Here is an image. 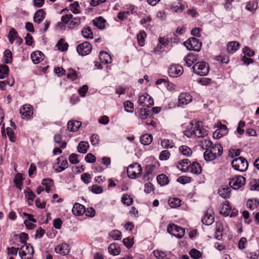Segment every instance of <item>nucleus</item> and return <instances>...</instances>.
<instances>
[{"instance_id":"obj_37","label":"nucleus","mask_w":259,"mask_h":259,"mask_svg":"<svg viewBox=\"0 0 259 259\" xmlns=\"http://www.w3.org/2000/svg\"><path fill=\"white\" fill-rule=\"evenodd\" d=\"M258 204L259 200L256 199H248L246 202L247 207L251 210L256 208Z\"/></svg>"},{"instance_id":"obj_17","label":"nucleus","mask_w":259,"mask_h":259,"mask_svg":"<svg viewBox=\"0 0 259 259\" xmlns=\"http://www.w3.org/2000/svg\"><path fill=\"white\" fill-rule=\"evenodd\" d=\"M69 246L67 243H62L55 247V251L57 253L66 255L69 253Z\"/></svg>"},{"instance_id":"obj_12","label":"nucleus","mask_w":259,"mask_h":259,"mask_svg":"<svg viewBox=\"0 0 259 259\" xmlns=\"http://www.w3.org/2000/svg\"><path fill=\"white\" fill-rule=\"evenodd\" d=\"M213 214L214 213L212 209H207L201 220L202 223L207 226L211 225L214 221V216Z\"/></svg>"},{"instance_id":"obj_13","label":"nucleus","mask_w":259,"mask_h":259,"mask_svg":"<svg viewBox=\"0 0 259 259\" xmlns=\"http://www.w3.org/2000/svg\"><path fill=\"white\" fill-rule=\"evenodd\" d=\"M58 165L56 168L54 166L56 172H60L65 170L68 167V161L63 156H61L57 159Z\"/></svg>"},{"instance_id":"obj_27","label":"nucleus","mask_w":259,"mask_h":259,"mask_svg":"<svg viewBox=\"0 0 259 259\" xmlns=\"http://www.w3.org/2000/svg\"><path fill=\"white\" fill-rule=\"evenodd\" d=\"M153 140V136L151 134H145L142 135L140 138L141 143L144 145H150Z\"/></svg>"},{"instance_id":"obj_64","label":"nucleus","mask_w":259,"mask_h":259,"mask_svg":"<svg viewBox=\"0 0 259 259\" xmlns=\"http://www.w3.org/2000/svg\"><path fill=\"white\" fill-rule=\"evenodd\" d=\"M122 241L124 245L127 248H131L134 244L133 239L130 237H127L123 239Z\"/></svg>"},{"instance_id":"obj_62","label":"nucleus","mask_w":259,"mask_h":259,"mask_svg":"<svg viewBox=\"0 0 259 259\" xmlns=\"http://www.w3.org/2000/svg\"><path fill=\"white\" fill-rule=\"evenodd\" d=\"M155 168V166L154 164L147 165L145 167V176H149L151 175Z\"/></svg>"},{"instance_id":"obj_28","label":"nucleus","mask_w":259,"mask_h":259,"mask_svg":"<svg viewBox=\"0 0 259 259\" xmlns=\"http://www.w3.org/2000/svg\"><path fill=\"white\" fill-rule=\"evenodd\" d=\"M81 126V122L69 121L67 123V128L71 132H76Z\"/></svg>"},{"instance_id":"obj_2","label":"nucleus","mask_w":259,"mask_h":259,"mask_svg":"<svg viewBox=\"0 0 259 259\" xmlns=\"http://www.w3.org/2000/svg\"><path fill=\"white\" fill-rule=\"evenodd\" d=\"M192 69L195 74L199 76H205L209 72V66L206 62L200 61L195 63Z\"/></svg>"},{"instance_id":"obj_56","label":"nucleus","mask_w":259,"mask_h":259,"mask_svg":"<svg viewBox=\"0 0 259 259\" xmlns=\"http://www.w3.org/2000/svg\"><path fill=\"white\" fill-rule=\"evenodd\" d=\"M191 181V178L189 177L183 176L179 177L177 179V182L182 184H186L189 183Z\"/></svg>"},{"instance_id":"obj_29","label":"nucleus","mask_w":259,"mask_h":259,"mask_svg":"<svg viewBox=\"0 0 259 259\" xmlns=\"http://www.w3.org/2000/svg\"><path fill=\"white\" fill-rule=\"evenodd\" d=\"M109 252L113 255H117L120 253V248L116 243H111L108 247Z\"/></svg>"},{"instance_id":"obj_35","label":"nucleus","mask_w":259,"mask_h":259,"mask_svg":"<svg viewBox=\"0 0 259 259\" xmlns=\"http://www.w3.org/2000/svg\"><path fill=\"white\" fill-rule=\"evenodd\" d=\"M3 56L5 60V63L6 64H10L13 61V54L11 50L9 49H6L3 54Z\"/></svg>"},{"instance_id":"obj_23","label":"nucleus","mask_w":259,"mask_h":259,"mask_svg":"<svg viewBox=\"0 0 259 259\" xmlns=\"http://www.w3.org/2000/svg\"><path fill=\"white\" fill-rule=\"evenodd\" d=\"M99 57L101 62L104 64H108L111 62V56L106 52L101 51Z\"/></svg>"},{"instance_id":"obj_34","label":"nucleus","mask_w":259,"mask_h":259,"mask_svg":"<svg viewBox=\"0 0 259 259\" xmlns=\"http://www.w3.org/2000/svg\"><path fill=\"white\" fill-rule=\"evenodd\" d=\"M147 34L144 31H140L137 35L138 44L140 46L143 47L145 44V38Z\"/></svg>"},{"instance_id":"obj_59","label":"nucleus","mask_w":259,"mask_h":259,"mask_svg":"<svg viewBox=\"0 0 259 259\" xmlns=\"http://www.w3.org/2000/svg\"><path fill=\"white\" fill-rule=\"evenodd\" d=\"M67 77L72 80L76 79L77 77V74L76 71L72 69L68 70V72L67 74Z\"/></svg>"},{"instance_id":"obj_30","label":"nucleus","mask_w":259,"mask_h":259,"mask_svg":"<svg viewBox=\"0 0 259 259\" xmlns=\"http://www.w3.org/2000/svg\"><path fill=\"white\" fill-rule=\"evenodd\" d=\"M92 49V47L90 43L88 41L82 42V56L89 54Z\"/></svg>"},{"instance_id":"obj_41","label":"nucleus","mask_w":259,"mask_h":259,"mask_svg":"<svg viewBox=\"0 0 259 259\" xmlns=\"http://www.w3.org/2000/svg\"><path fill=\"white\" fill-rule=\"evenodd\" d=\"M56 46L58 47V50L62 52L67 51L68 48V45L67 43L64 42L63 38L60 39L57 42Z\"/></svg>"},{"instance_id":"obj_38","label":"nucleus","mask_w":259,"mask_h":259,"mask_svg":"<svg viewBox=\"0 0 259 259\" xmlns=\"http://www.w3.org/2000/svg\"><path fill=\"white\" fill-rule=\"evenodd\" d=\"M218 193L223 198H228L231 194V189L229 187L221 188L219 190Z\"/></svg>"},{"instance_id":"obj_63","label":"nucleus","mask_w":259,"mask_h":259,"mask_svg":"<svg viewBox=\"0 0 259 259\" xmlns=\"http://www.w3.org/2000/svg\"><path fill=\"white\" fill-rule=\"evenodd\" d=\"M29 238L28 234L25 232H22L19 235V239L21 243L24 244H26L27 241Z\"/></svg>"},{"instance_id":"obj_8","label":"nucleus","mask_w":259,"mask_h":259,"mask_svg":"<svg viewBox=\"0 0 259 259\" xmlns=\"http://www.w3.org/2000/svg\"><path fill=\"white\" fill-rule=\"evenodd\" d=\"M246 182V179L241 176H235L232 178L229 184L234 190H239L243 187Z\"/></svg>"},{"instance_id":"obj_16","label":"nucleus","mask_w":259,"mask_h":259,"mask_svg":"<svg viewBox=\"0 0 259 259\" xmlns=\"http://www.w3.org/2000/svg\"><path fill=\"white\" fill-rule=\"evenodd\" d=\"M198 56V55H195L191 53H189L184 58V60L185 62L184 65L188 67L191 66L195 62L197 61Z\"/></svg>"},{"instance_id":"obj_46","label":"nucleus","mask_w":259,"mask_h":259,"mask_svg":"<svg viewBox=\"0 0 259 259\" xmlns=\"http://www.w3.org/2000/svg\"><path fill=\"white\" fill-rule=\"evenodd\" d=\"M82 209L84 210L83 213H85L87 217L93 218L95 215L96 211L93 207L85 208V206L82 205Z\"/></svg>"},{"instance_id":"obj_32","label":"nucleus","mask_w":259,"mask_h":259,"mask_svg":"<svg viewBox=\"0 0 259 259\" xmlns=\"http://www.w3.org/2000/svg\"><path fill=\"white\" fill-rule=\"evenodd\" d=\"M231 206H230L228 201H225L223 204L221 210L220 211V214H223L225 217H227L229 215V211H230Z\"/></svg>"},{"instance_id":"obj_3","label":"nucleus","mask_w":259,"mask_h":259,"mask_svg":"<svg viewBox=\"0 0 259 259\" xmlns=\"http://www.w3.org/2000/svg\"><path fill=\"white\" fill-rule=\"evenodd\" d=\"M231 164L234 169L242 172L246 171L248 166L247 161L243 157H239L234 159Z\"/></svg>"},{"instance_id":"obj_53","label":"nucleus","mask_w":259,"mask_h":259,"mask_svg":"<svg viewBox=\"0 0 259 259\" xmlns=\"http://www.w3.org/2000/svg\"><path fill=\"white\" fill-rule=\"evenodd\" d=\"M189 254L194 259H198L202 256L201 252L195 248L192 249L189 252Z\"/></svg>"},{"instance_id":"obj_55","label":"nucleus","mask_w":259,"mask_h":259,"mask_svg":"<svg viewBox=\"0 0 259 259\" xmlns=\"http://www.w3.org/2000/svg\"><path fill=\"white\" fill-rule=\"evenodd\" d=\"M170 156V152L168 150H165L160 152L159 158L160 160H166L169 158Z\"/></svg>"},{"instance_id":"obj_60","label":"nucleus","mask_w":259,"mask_h":259,"mask_svg":"<svg viewBox=\"0 0 259 259\" xmlns=\"http://www.w3.org/2000/svg\"><path fill=\"white\" fill-rule=\"evenodd\" d=\"M153 254L157 259H162L166 255L165 252L158 249L154 250Z\"/></svg>"},{"instance_id":"obj_36","label":"nucleus","mask_w":259,"mask_h":259,"mask_svg":"<svg viewBox=\"0 0 259 259\" xmlns=\"http://www.w3.org/2000/svg\"><path fill=\"white\" fill-rule=\"evenodd\" d=\"M157 181L161 186L166 185L169 183L168 178L165 174L158 175L157 177Z\"/></svg>"},{"instance_id":"obj_42","label":"nucleus","mask_w":259,"mask_h":259,"mask_svg":"<svg viewBox=\"0 0 259 259\" xmlns=\"http://www.w3.org/2000/svg\"><path fill=\"white\" fill-rule=\"evenodd\" d=\"M82 35L86 38H93V33L91 28L89 27H85L82 30Z\"/></svg>"},{"instance_id":"obj_21","label":"nucleus","mask_w":259,"mask_h":259,"mask_svg":"<svg viewBox=\"0 0 259 259\" xmlns=\"http://www.w3.org/2000/svg\"><path fill=\"white\" fill-rule=\"evenodd\" d=\"M189 170L192 174L198 175L202 172V167L198 162L195 161L191 163Z\"/></svg>"},{"instance_id":"obj_54","label":"nucleus","mask_w":259,"mask_h":259,"mask_svg":"<svg viewBox=\"0 0 259 259\" xmlns=\"http://www.w3.org/2000/svg\"><path fill=\"white\" fill-rule=\"evenodd\" d=\"M77 92L78 95L73 94L71 97V103L72 104H75L76 103L79 101V96H81V87L78 89Z\"/></svg>"},{"instance_id":"obj_25","label":"nucleus","mask_w":259,"mask_h":259,"mask_svg":"<svg viewBox=\"0 0 259 259\" xmlns=\"http://www.w3.org/2000/svg\"><path fill=\"white\" fill-rule=\"evenodd\" d=\"M44 54L40 51H36L31 54V58L34 64H37L42 60Z\"/></svg>"},{"instance_id":"obj_40","label":"nucleus","mask_w":259,"mask_h":259,"mask_svg":"<svg viewBox=\"0 0 259 259\" xmlns=\"http://www.w3.org/2000/svg\"><path fill=\"white\" fill-rule=\"evenodd\" d=\"M17 36L18 32L14 28H11L8 35L9 41L10 44H13L14 40L17 38Z\"/></svg>"},{"instance_id":"obj_5","label":"nucleus","mask_w":259,"mask_h":259,"mask_svg":"<svg viewBox=\"0 0 259 259\" xmlns=\"http://www.w3.org/2000/svg\"><path fill=\"white\" fill-rule=\"evenodd\" d=\"M186 48L190 51L198 52L200 51L202 44L196 38L192 37L184 42Z\"/></svg>"},{"instance_id":"obj_61","label":"nucleus","mask_w":259,"mask_h":259,"mask_svg":"<svg viewBox=\"0 0 259 259\" xmlns=\"http://www.w3.org/2000/svg\"><path fill=\"white\" fill-rule=\"evenodd\" d=\"M243 53L244 56H247L248 57H252L254 55V52L251 50L248 47H245L243 50Z\"/></svg>"},{"instance_id":"obj_31","label":"nucleus","mask_w":259,"mask_h":259,"mask_svg":"<svg viewBox=\"0 0 259 259\" xmlns=\"http://www.w3.org/2000/svg\"><path fill=\"white\" fill-rule=\"evenodd\" d=\"M25 196L27 198V202L29 205H31V202H33L36 195L34 192L29 188H28L27 190L24 191Z\"/></svg>"},{"instance_id":"obj_24","label":"nucleus","mask_w":259,"mask_h":259,"mask_svg":"<svg viewBox=\"0 0 259 259\" xmlns=\"http://www.w3.org/2000/svg\"><path fill=\"white\" fill-rule=\"evenodd\" d=\"M54 180L51 178L43 179L41 185L45 187V191L49 193L51 191V188L54 185Z\"/></svg>"},{"instance_id":"obj_50","label":"nucleus","mask_w":259,"mask_h":259,"mask_svg":"<svg viewBox=\"0 0 259 259\" xmlns=\"http://www.w3.org/2000/svg\"><path fill=\"white\" fill-rule=\"evenodd\" d=\"M110 236L115 240H119L121 239L122 234L120 231L118 230H114L112 231L110 234Z\"/></svg>"},{"instance_id":"obj_52","label":"nucleus","mask_w":259,"mask_h":259,"mask_svg":"<svg viewBox=\"0 0 259 259\" xmlns=\"http://www.w3.org/2000/svg\"><path fill=\"white\" fill-rule=\"evenodd\" d=\"M72 212L75 216L81 215V204L75 203L72 209Z\"/></svg>"},{"instance_id":"obj_6","label":"nucleus","mask_w":259,"mask_h":259,"mask_svg":"<svg viewBox=\"0 0 259 259\" xmlns=\"http://www.w3.org/2000/svg\"><path fill=\"white\" fill-rule=\"evenodd\" d=\"M142 172L141 166L138 163L130 165L127 169V174L131 179H136L141 176Z\"/></svg>"},{"instance_id":"obj_57","label":"nucleus","mask_w":259,"mask_h":259,"mask_svg":"<svg viewBox=\"0 0 259 259\" xmlns=\"http://www.w3.org/2000/svg\"><path fill=\"white\" fill-rule=\"evenodd\" d=\"M66 144H67L65 141H63L61 143V144L60 145L59 147L55 148L53 151L54 155H57L58 153L61 154L62 153L61 148H65L66 146Z\"/></svg>"},{"instance_id":"obj_11","label":"nucleus","mask_w":259,"mask_h":259,"mask_svg":"<svg viewBox=\"0 0 259 259\" xmlns=\"http://www.w3.org/2000/svg\"><path fill=\"white\" fill-rule=\"evenodd\" d=\"M20 112L23 119H29L33 114V108L29 104H25L20 108Z\"/></svg>"},{"instance_id":"obj_39","label":"nucleus","mask_w":259,"mask_h":259,"mask_svg":"<svg viewBox=\"0 0 259 259\" xmlns=\"http://www.w3.org/2000/svg\"><path fill=\"white\" fill-rule=\"evenodd\" d=\"M161 145L164 149H170L175 146V144L172 140L163 139L161 141Z\"/></svg>"},{"instance_id":"obj_1","label":"nucleus","mask_w":259,"mask_h":259,"mask_svg":"<svg viewBox=\"0 0 259 259\" xmlns=\"http://www.w3.org/2000/svg\"><path fill=\"white\" fill-rule=\"evenodd\" d=\"M223 152V148L220 144H212L208 150L204 153V158L206 161H211L221 156Z\"/></svg>"},{"instance_id":"obj_22","label":"nucleus","mask_w":259,"mask_h":259,"mask_svg":"<svg viewBox=\"0 0 259 259\" xmlns=\"http://www.w3.org/2000/svg\"><path fill=\"white\" fill-rule=\"evenodd\" d=\"M106 22V20L101 16L96 18L93 20V24L99 29L105 28Z\"/></svg>"},{"instance_id":"obj_47","label":"nucleus","mask_w":259,"mask_h":259,"mask_svg":"<svg viewBox=\"0 0 259 259\" xmlns=\"http://www.w3.org/2000/svg\"><path fill=\"white\" fill-rule=\"evenodd\" d=\"M249 186L251 190L259 191V180L252 179L249 182Z\"/></svg>"},{"instance_id":"obj_43","label":"nucleus","mask_w":259,"mask_h":259,"mask_svg":"<svg viewBox=\"0 0 259 259\" xmlns=\"http://www.w3.org/2000/svg\"><path fill=\"white\" fill-rule=\"evenodd\" d=\"M181 200L178 198H170L168 200V204L170 207L176 208L181 205Z\"/></svg>"},{"instance_id":"obj_48","label":"nucleus","mask_w":259,"mask_h":259,"mask_svg":"<svg viewBox=\"0 0 259 259\" xmlns=\"http://www.w3.org/2000/svg\"><path fill=\"white\" fill-rule=\"evenodd\" d=\"M121 202L127 206H130L133 203V199L128 194H124L121 198Z\"/></svg>"},{"instance_id":"obj_4","label":"nucleus","mask_w":259,"mask_h":259,"mask_svg":"<svg viewBox=\"0 0 259 259\" xmlns=\"http://www.w3.org/2000/svg\"><path fill=\"white\" fill-rule=\"evenodd\" d=\"M19 248V254L22 259H31L33 257L34 249L30 243L24 244Z\"/></svg>"},{"instance_id":"obj_45","label":"nucleus","mask_w":259,"mask_h":259,"mask_svg":"<svg viewBox=\"0 0 259 259\" xmlns=\"http://www.w3.org/2000/svg\"><path fill=\"white\" fill-rule=\"evenodd\" d=\"M123 106L126 112L133 113L134 112V103L130 101L127 100L123 102Z\"/></svg>"},{"instance_id":"obj_51","label":"nucleus","mask_w":259,"mask_h":259,"mask_svg":"<svg viewBox=\"0 0 259 259\" xmlns=\"http://www.w3.org/2000/svg\"><path fill=\"white\" fill-rule=\"evenodd\" d=\"M7 135H8L10 142L14 143L16 142V136L13 130L10 127L7 128Z\"/></svg>"},{"instance_id":"obj_49","label":"nucleus","mask_w":259,"mask_h":259,"mask_svg":"<svg viewBox=\"0 0 259 259\" xmlns=\"http://www.w3.org/2000/svg\"><path fill=\"white\" fill-rule=\"evenodd\" d=\"M212 144V142L208 139H204L200 142V145L203 149H205V151L208 150Z\"/></svg>"},{"instance_id":"obj_58","label":"nucleus","mask_w":259,"mask_h":259,"mask_svg":"<svg viewBox=\"0 0 259 259\" xmlns=\"http://www.w3.org/2000/svg\"><path fill=\"white\" fill-rule=\"evenodd\" d=\"M150 113V111L145 108H141L140 110V117L142 119L147 118Z\"/></svg>"},{"instance_id":"obj_44","label":"nucleus","mask_w":259,"mask_h":259,"mask_svg":"<svg viewBox=\"0 0 259 259\" xmlns=\"http://www.w3.org/2000/svg\"><path fill=\"white\" fill-rule=\"evenodd\" d=\"M179 151L183 155L186 156H189L192 153L191 149L186 145L180 146L179 147Z\"/></svg>"},{"instance_id":"obj_7","label":"nucleus","mask_w":259,"mask_h":259,"mask_svg":"<svg viewBox=\"0 0 259 259\" xmlns=\"http://www.w3.org/2000/svg\"><path fill=\"white\" fill-rule=\"evenodd\" d=\"M167 231L178 238H182L184 236L185 233L184 229L174 224L168 225Z\"/></svg>"},{"instance_id":"obj_15","label":"nucleus","mask_w":259,"mask_h":259,"mask_svg":"<svg viewBox=\"0 0 259 259\" xmlns=\"http://www.w3.org/2000/svg\"><path fill=\"white\" fill-rule=\"evenodd\" d=\"M46 13L44 9L37 10L34 14L33 21L37 24H40L45 18Z\"/></svg>"},{"instance_id":"obj_33","label":"nucleus","mask_w":259,"mask_h":259,"mask_svg":"<svg viewBox=\"0 0 259 259\" xmlns=\"http://www.w3.org/2000/svg\"><path fill=\"white\" fill-rule=\"evenodd\" d=\"M9 67L6 64H0V79H3L8 76Z\"/></svg>"},{"instance_id":"obj_9","label":"nucleus","mask_w":259,"mask_h":259,"mask_svg":"<svg viewBox=\"0 0 259 259\" xmlns=\"http://www.w3.org/2000/svg\"><path fill=\"white\" fill-rule=\"evenodd\" d=\"M191 136L194 135L198 138L204 137L207 135L208 131L200 125L199 122L196 123L195 126L192 128Z\"/></svg>"},{"instance_id":"obj_19","label":"nucleus","mask_w":259,"mask_h":259,"mask_svg":"<svg viewBox=\"0 0 259 259\" xmlns=\"http://www.w3.org/2000/svg\"><path fill=\"white\" fill-rule=\"evenodd\" d=\"M191 162L188 159H184L178 162L177 167L182 171L186 172L189 170Z\"/></svg>"},{"instance_id":"obj_26","label":"nucleus","mask_w":259,"mask_h":259,"mask_svg":"<svg viewBox=\"0 0 259 259\" xmlns=\"http://www.w3.org/2000/svg\"><path fill=\"white\" fill-rule=\"evenodd\" d=\"M24 180V178L23 177V175L21 173H17L15 175L14 182L17 188H18L20 190L22 189V185L23 184V181Z\"/></svg>"},{"instance_id":"obj_14","label":"nucleus","mask_w":259,"mask_h":259,"mask_svg":"<svg viewBox=\"0 0 259 259\" xmlns=\"http://www.w3.org/2000/svg\"><path fill=\"white\" fill-rule=\"evenodd\" d=\"M192 101V96L189 93H181L179 96L178 102L181 105H185Z\"/></svg>"},{"instance_id":"obj_18","label":"nucleus","mask_w":259,"mask_h":259,"mask_svg":"<svg viewBox=\"0 0 259 259\" xmlns=\"http://www.w3.org/2000/svg\"><path fill=\"white\" fill-rule=\"evenodd\" d=\"M240 46V44L238 41H230L227 46V51L229 54H233L239 49Z\"/></svg>"},{"instance_id":"obj_20","label":"nucleus","mask_w":259,"mask_h":259,"mask_svg":"<svg viewBox=\"0 0 259 259\" xmlns=\"http://www.w3.org/2000/svg\"><path fill=\"white\" fill-rule=\"evenodd\" d=\"M215 232L214 237L218 240H220L222 239L223 231L224 230V227L223 223L221 222H217L215 223Z\"/></svg>"},{"instance_id":"obj_10","label":"nucleus","mask_w":259,"mask_h":259,"mask_svg":"<svg viewBox=\"0 0 259 259\" xmlns=\"http://www.w3.org/2000/svg\"><path fill=\"white\" fill-rule=\"evenodd\" d=\"M183 68L179 64H172L170 65L168 69V73L169 76L177 77L180 76L183 73Z\"/></svg>"}]
</instances>
